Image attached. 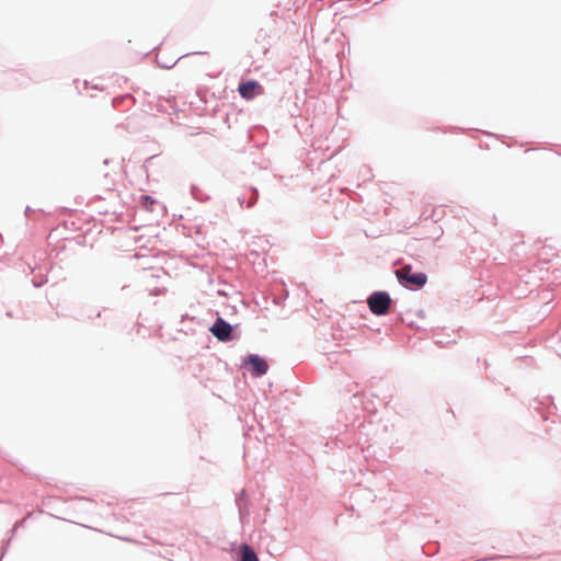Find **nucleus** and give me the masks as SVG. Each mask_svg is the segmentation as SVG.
Instances as JSON below:
<instances>
[{"label":"nucleus","instance_id":"4","mask_svg":"<svg viewBox=\"0 0 561 561\" xmlns=\"http://www.w3.org/2000/svg\"><path fill=\"white\" fill-rule=\"evenodd\" d=\"M238 91L240 95L245 100H252L254 96L263 93L261 84L254 80L240 83Z\"/></svg>","mask_w":561,"mask_h":561},{"label":"nucleus","instance_id":"6","mask_svg":"<svg viewBox=\"0 0 561 561\" xmlns=\"http://www.w3.org/2000/svg\"><path fill=\"white\" fill-rule=\"evenodd\" d=\"M240 551H241V560L240 561H259L256 553L250 546L242 545L240 548Z\"/></svg>","mask_w":561,"mask_h":561},{"label":"nucleus","instance_id":"5","mask_svg":"<svg viewBox=\"0 0 561 561\" xmlns=\"http://www.w3.org/2000/svg\"><path fill=\"white\" fill-rule=\"evenodd\" d=\"M247 363H249L252 366L256 375H264L267 371V363L257 355L251 354L248 357Z\"/></svg>","mask_w":561,"mask_h":561},{"label":"nucleus","instance_id":"7","mask_svg":"<svg viewBox=\"0 0 561 561\" xmlns=\"http://www.w3.org/2000/svg\"><path fill=\"white\" fill-rule=\"evenodd\" d=\"M144 199H145L147 203H153V201H151L149 196H144Z\"/></svg>","mask_w":561,"mask_h":561},{"label":"nucleus","instance_id":"3","mask_svg":"<svg viewBox=\"0 0 561 561\" xmlns=\"http://www.w3.org/2000/svg\"><path fill=\"white\" fill-rule=\"evenodd\" d=\"M231 325L221 318H218L210 328L213 335L224 342L231 340Z\"/></svg>","mask_w":561,"mask_h":561},{"label":"nucleus","instance_id":"2","mask_svg":"<svg viewBox=\"0 0 561 561\" xmlns=\"http://www.w3.org/2000/svg\"><path fill=\"white\" fill-rule=\"evenodd\" d=\"M369 310L376 316H383L388 313L391 298L386 291H376L367 299Z\"/></svg>","mask_w":561,"mask_h":561},{"label":"nucleus","instance_id":"1","mask_svg":"<svg viewBox=\"0 0 561 561\" xmlns=\"http://www.w3.org/2000/svg\"><path fill=\"white\" fill-rule=\"evenodd\" d=\"M396 276L401 285L413 290L421 289L427 282L426 274L413 272V267L409 264L397 270Z\"/></svg>","mask_w":561,"mask_h":561}]
</instances>
